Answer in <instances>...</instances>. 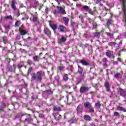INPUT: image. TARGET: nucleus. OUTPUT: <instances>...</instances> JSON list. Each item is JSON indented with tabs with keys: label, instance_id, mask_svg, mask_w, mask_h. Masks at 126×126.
I'll return each instance as SVG.
<instances>
[{
	"label": "nucleus",
	"instance_id": "052dcab7",
	"mask_svg": "<svg viewBox=\"0 0 126 126\" xmlns=\"http://www.w3.org/2000/svg\"><path fill=\"white\" fill-rule=\"evenodd\" d=\"M71 26H72L73 27H74L76 25V23L74 22H71Z\"/></svg>",
	"mask_w": 126,
	"mask_h": 126
},
{
	"label": "nucleus",
	"instance_id": "c85d7f7f",
	"mask_svg": "<svg viewBox=\"0 0 126 126\" xmlns=\"http://www.w3.org/2000/svg\"><path fill=\"white\" fill-rule=\"evenodd\" d=\"M84 120H85V121H87V122H90V121H92L91 117H90L89 115L84 116Z\"/></svg>",
	"mask_w": 126,
	"mask_h": 126
},
{
	"label": "nucleus",
	"instance_id": "a878e982",
	"mask_svg": "<svg viewBox=\"0 0 126 126\" xmlns=\"http://www.w3.org/2000/svg\"><path fill=\"white\" fill-rule=\"evenodd\" d=\"M53 116L57 121H60L61 120V115L60 114L57 113H54Z\"/></svg>",
	"mask_w": 126,
	"mask_h": 126
},
{
	"label": "nucleus",
	"instance_id": "9b49d317",
	"mask_svg": "<svg viewBox=\"0 0 126 126\" xmlns=\"http://www.w3.org/2000/svg\"><path fill=\"white\" fill-rule=\"evenodd\" d=\"M89 91V88L85 86H82L80 89V93L81 94H84V93H87Z\"/></svg>",
	"mask_w": 126,
	"mask_h": 126
},
{
	"label": "nucleus",
	"instance_id": "de8ad7c7",
	"mask_svg": "<svg viewBox=\"0 0 126 126\" xmlns=\"http://www.w3.org/2000/svg\"><path fill=\"white\" fill-rule=\"evenodd\" d=\"M89 109H90V110L88 113H94V112H95V111L94 110V108L92 106Z\"/></svg>",
	"mask_w": 126,
	"mask_h": 126
},
{
	"label": "nucleus",
	"instance_id": "5701e85b",
	"mask_svg": "<svg viewBox=\"0 0 126 126\" xmlns=\"http://www.w3.org/2000/svg\"><path fill=\"white\" fill-rule=\"evenodd\" d=\"M15 3H16L15 0H12L11 1V6L13 10H16V6H15Z\"/></svg>",
	"mask_w": 126,
	"mask_h": 126
},
{
	"label": "nucleus",
	"instance_id": "9d476101",
	"mask_svg": "<svg viewBox=\"0 0 126 126\" xmlns=\"http://www.w3.org/2000/svg\"><path fill=\"white\" fill-rule=\"evenodd\" d=\"M43 32L44 34H45V35H47L49 39H51L52 38V32L48 28H45L44 29Z\"/></svg>",
	"mask_w": 126,
	"mask_h": 126
},
{
	"label": "nucleus",
	"instance_id": "c756f323",
	"mask_svg": "<svg viewBox=\"0 0 126 126\" xmlns=\"http://www.w3.org/2000/svg\"><path fill=\"white\" fill-rule=\"evenodd\" d=\"M117 110L118 111H120V112H124V113H126V109L121 106H118L117 107Z\"/></svg>",
	"mask_w": 126,
	"mask_h": 126
},
{
	"label": "nucleus",
	"instance_id": "0e129e2a",
	"mask_svg": "<svg viewBox=\"0 0 126 126\" xmlns=\"http://www.w3.org/2000/svg\"><path fill=\"white\" fill-rule=\"evenodd\" d=\"M20 15V13H19V10L17 11V13L16 14V16L17 17H18Z\"/></svg>",
	"mask_w": 126,
	"mask_h": 126
},
{
	"label": "nucleus",
	"instance_id": "5fc2aeb1",
	"mask_svg": "<svg viewBox=\"0 0 126 126\" xmlns=\"http://www.w3.org/2000/svg\"><path fill=\"white\" fill-rule=\"evenodd\" d=\"M39 117L40 118V119H45V115H44L43 114H39Z\"/></svg>",
	"mask_w": 126,
	"mask_h": 126
},
{
	"label": "nucleus",
	"instance_id": "393cba45",
	"mask_svg": "<svg viewBox=\"0 0 126 126\" xmlns=\"http://www.w3.org/2000/svg\"><path fill=\"white\" fill-rule=\"evenodd\" d=\"M84 106H85L86 109H89L92 106V103L87 101L84 103Z\"/></svg>",
	"mask_w": 126,
	"mask_h": 126
},
{
	"label": "nucleus",
	"instance_id": "423d86ee",
	"mask_svg": "<svg viewBox=\"0 0 126 126\" xmlns=\"http://www.w3.org/2000/svg\"><path fill=\"white\" fill-rule=\"evenodd\" d=\"M26 116H27V117L23 121L24 124H30L33 123V119L31 117V115L27 114Z\"/></svg>",
	"mask_w": 126,
	"mask_h": 126
},
{
	"label": "nucleus",
	"instance_id": "f03ea898",
	"mask_svg": "<svg viewBox=\"0 0 126 126\" xmlns=\"http://www.w3.org/2000/svg\"><path fill=\"white\" fill-rule=\"evenodd\" d=\"M78 73L79 74L80 77L77 79V85H78L79 83H81L82 80H84V78H85V76L84 74L86 73V72L83 71V68L81 67L80 65H78Z\"/></svg>",
	"mask_w": 126,
	"mask_h": 126
},
{
	"label": "nucleus",
	"instance_id": "ddd939ff",
	"mask_svg": "<svg viewBox=\"0 0 126 126\" xmlns=\"http://www.w3.org/2000/svg\"><path fill=\"white\" fill-rule=\"evenodd\" d=\"M118 93H119L120 96L122 97H126V91L122 88L118 89Z\"/></svg>",
	"mask_w": 126,
	"mask_h": 126
},
{
	"label": "nucleus",
	"instance_id": "cd10ccee",
	"mask_svg": "<svg viewBox=\"0 0 126 126\" xmlns=\"http://www.w3.org/2000/svg\"><path fill=\"white\" fill-rule=\"evenodd\" d=\"M63 20L64 22V25L65 26H67L68 25V22L69 21V19L66 17H63Z\"/></svg>",
	"mask_w": 126,
	"mask_h": 126
},
{
	"label": "nucleus",
	"instance_id": "dca6fc26",
	"mask_svg": "<svg viewBox=\"0 0 126 126\" xmlns=\"http://www.w3.org/2000/svg\"><path fill=\"white\" fill-rule=\"evenodd\" d=\"M5 108H6V103H4V101H2L1 102V105H0V113L3 112Z\"/></svg>",
	"mask_w": 126,
	"mask_h": 126
},
{
	"label": "nucleus",
	"instance_id": "338daca9",
	"mask_svg": "<svg viewBox=\"0 0 126 126\" xmlns=\"http://www.w3.org/2000/svg\"><path fill=\"white\" fill-rule=\"evenodd\" d=\"M35 25H40V21L38 20H37L36 22H35Z\"/></svg>",
	"mask_w": 126,
	"mask_h": 126
},
{
	"label": "nucleus",
	"instance_id": "7c9ffc66",
	"mask_svg": "<svg viewBox=\"0 0 126 126\" xmlns=\"http://www.w3.org/2000/svg\"><path fill=\"white\" fill-rule=\"evenodd\" d=\"M2 40H3V42L4 44H6L8 43V38H7V37L6 36H4L2 37Z\"/></svg>",
	"mask_w": 126,
	"mask_h": 126
},
{
	"label": "nucleus",
	"instance_id": "09e8293b",
	"mask_svg": "<svg viewBox=\"0 0 126 126\" xmlns=\"http://www.w3.org/2000/svg\"><path fill=\"white\" fill-rule=\"evenodd\" d=\"M39 20L38 19V17L37 16H34L32 18V21L33 22H36V21H38Z\"/></svg>",
	"mask_w": 126,
	"mask_h": 126
},
{
	"label": "nucleus",
	"instance_id": "f257e3e1",
	"mask_svg": "<svg viewBox=\"0 0 126 126\" xmlns=\"http://www.w3.org/2000/svg\"><path fill=\"white\" fill-rule=\"evenodd\" d=\"M33 71V67H30L28 70L27 72V76H29V74H31L32 78H31V81H36L37 82H41L43 76L45 75V72L42 71H39L37 72L36 73L35 72H33L31 73Z\"/></svg>",
	"mask_w": 126,
	"mask_h": 126
},
{
	"label": "nucleus",
	"instance_id": "473e14b6",
	"mask_svg": "<svg viewBox=\"0 0 126 126\" xmlns=\"http://www.w3.org/2000/svg\"><path fill=\"white\" fill-rule=\"evenodd\" d=\"M113 24V20L109 19L107 21L106 23V25L107 26V28L110 29V26Z\"/></svg>",
	"mask_w": 126,
	"mask_h": 126
},
{
	"label": "nucleus",
	"instance_id": "6e6d98bb",
	"mask_svg": "<svg viewBox=\"0 0 126 126\" xmlns=\"http://www.w3.org/2000/svg\"><path fill=\"white\" fill-rule=\"evenodd\" d=\"M114 116L115 117H119V116H120V113L119 112H115L114 113Z\"/></svg>",
	"mask_w": 126,
	"mask_h": 126
},
{
	"label": "nucleus",
	"instance_id": "4be33fe9",
	"mask_svg": "<svg viewBox=\"0 0 126 126\" xmlns=\"http://www.w3.org/2000/svg\"><path fill=\"white\" fill-rule=\"evenodd\" d=\"M94 106L96 109L100 110V109H101V103L100 102V101L97 100L96 102L95 103Z\"/></svg>",
	"mask_w": 126,
	"mask_h": 126
},
{
	"label": "nucleus",
	"instance_id": "680f3d73",
	"mask_svg": "<svg viewBox=\"0 0 126 126\" xmlns=\"http://www.w3.org/2000/svg\"><path fill=\"white\" fill-rule=\"evenodd\" d=\"M54 0L58 3V5H60V4H61V2H62V0Z\"/></svg>",
	"mask_w": 126,
	"mask_h": 126
},
{
	"label": "nucleus",
	"instance_id": "72a5a7b5",
	"mask_svg": "<svg viewBox=\"0 0 126 126\" xmlns=\"http://www.w3.org/2000/svg\"><path fill=\"white\" fill-rule=\"evenodd\" d=\"M27 63L28 65H30V66H31L32 64H33V65H35V63L33 62V61L32 60L29 59L27 60Z\"/></svg>",
	"mask_w": 126,
	"mask_h": 126
},
{
	"label": "nucleus",
	"instance_id": "4468645a",
	"mask_svg": "<svg viewBox=\"0 0 126 126\" xmlns=\"http://www.w3.org/2000/svg\"><path fill=\"white\" fill-rule=\"evenodd\" d=\"M91 10V8L90 7L88 6V5H84L81 8V11H82V12H86L88 11H90Z\"/></svg>",
	"mask_w": 126,
	"mask_h": 126
},
{
	"label": "nucleus",
	"instance_id": "4c0bfd02",
	"mask_svg": "<svg viewBox=\"0 0 126 126\" xmlns=\"http://www.w3.org/2000/svg\"><path fill=\"white\" fill-rule=\"evenodd\" d=\"M4 19L6 20H12V19H13V18L12 17V16H11V15H9L4 17Z\"/></svg>",
	"mask_w": 126,
	"mask_h": 126
},
{
	"label": "nucleus",
	"instance_id": "412c9836",
	"mask_svg": "<svg viewBox=\"0 0 126 126\" xmlns=\"http://www.w3.org/2000/svg\"><path fill=\"white\" fill-rule=\"evenodd\" d=\"M53 91L51 90H47L43 92V94L45 95H53Z\"/></svg>",
	"mask_w": 126,
	"mask_h": 126
},
{
	"label": "nucleus",
	"instance_id": "bf43d9fd",
	"mask_svg": "<svg viewBox=\"0 0 126 126\" xmlns=\"http://www.w3.org/2000/svg\"><path fill=\"white\" fill-rule=\"evenodd\" d=\"M88 12L90 14H91V15H94V13L93 12V11H92V9L91 8V10L89 11Z\"/></svg>",
	"mask_w": 126,
	"mask_h": 126
},
{
	"label": "nucleus",
	"instance_id": "13d9d810",
	"mask_svg": "<svg viewBox=\"0 0 126 126\" xmlns=\"http://www.w3.org/2000/svg\"><path fill=\"white\" fill-rule=\"evenodd\" d=\"M4 27L6 30H9V28H10V26H9V25L4 26Z\"/></svg>",
	"mask_w": 126,
	"mask_h": 126
},
{
	"label": "nucleus",
	"instance_id": "69168bd1",
	"mask_svg": "<svg viewBox=\"0 0 126 126\" xmlns=\"http://www.w3.org/2000/svg\"><path fill=\"white\" fill-rule=\"evenodd\" d=\"M120 46L118 45L117 48H116L115 51L117 52L118 50H120V49H121V48L120 47Z\"/></svg>",
	"mask_w": 126,
	"mask_h": 126
},
{
	"label": "nucleus",
	"instance_id": "f3484780",
	"mask_svg": "<svg viewBox=\"0 0 126 126\" xmlns=\"http://www.w3.org/2000/svg\"><path fill=\"white\" fill-rule=\"evenodd\" d=\"M104 86L107 92H111V87L110 86V83L106 81L104 83Z\"/></svg>",
	"mask_w": 126,
	"mask_h": 126
},
{
	"label": "nucleus",
	"instance_id": "4d7b16f0",
	"mask_svg": "<svg viewBox=\"0 0 126 126\" xmlns=\"http://www.w3.org/2000/svg\"><path fill=\"white\" fill-rule=\"evenodd\" d=\"M76 7L77 8H79V7H82V4L81 3L76 4Z\"/></svg>",
	"mask_w": 126,
	"mask_h": 126
},
{
	"label": "nucleus",
	"instance_id": "6ab92c4d",
	"mask_svg": "<svg viewBox=\"0 0 126 126\" xmlns=\"http://www.w3.org/2000/svg\"><path fill=\"white\" fill-rule=\"evenodd\" d=\"M67 70L69 72V75H71V73L73 72V66L72 65H68L66 68Z\"/></svg>",
	"mask_w": 126,
	"mask_h": 126
},
{
	"label": "nucleus",
	"instance_id": "bb28decb",
	"mask_svg": "<svg viewBox=\"0 0 126 126\" xmlns=\"http://www.w3.org/2000/svg\"><path fill=\"white\" fill-rule=\"evenodd\" d=\"M114 77L116 79H122V76L120 73H117L114 74Z\"/></svg>",
	"mask_w": 126,
	"mask_h": 126
},
{
	"label": "nucleus",
	"instance_id": "c9c22d12",
	"mask_svg": "<svg viewBox=\"0 0 126 126\" xmlns=\"http://www.w3.org/2000/svg\"><path fill=\"white\" fill-rule=\"evenodd\" d=\"M65 27H63V25H61L59 27V31H60V32H64V29H65Z\"/></svg>",
	"mask_w": 126,
	"mask_h": 126
},
{
	"label": "nucleus",
	"instance_id": "f704fd0d",
	"mask_svg": "<svg viewBox=\"0 0 126 126\" xmlns=\"http://www.w3.org/2000/svg\"><path fill=\"white\" fill-rule=\"evenodd\" d=\"M105 55L107 57H108V58H112V55H113V52L111 51H108L106 52Z\"/></svg>",
	"mask_w": 126,
	"mask_h": 126
},
{
	"label": "nucleus",
	"instance_id": "ea45409f",
	"mask_svg": "<svg viewBox=\"0 0 126 126\" xmlns=\"http://www.w3.org/2000/svg\"><path fill=\"white\" fill-rule=\"evenodd\" d=\"M21 24V22H20V21H16L15 23V25L16 27H19Z\"/></svg>",
	"mask_w": 126,
	"mask_h": 126
},
{
	"label": "nucleus",
	"instance_id": "e2e57ef3",
	"mask_svg": "<svg viewBox=\"0 0 126 126\" xmlns=\"http://www.w3.org/2000/svg\"><path fill=\"white\" fill-rule=\"evenodd\" d=\"M22 66H23V65L22 64H21V63H20L18 65V68L19 69H20V68H21V67H22Z\"/></svg>",
	"mask_w": 126,
	"mask_h": 126
},
{
	"label": "nucleus",
	"instance_id": "1a4fd4ad",
	"mask_svg": "<svg viewBox=\"0 0 126 126\" xmlns=\"http://www.w3.org/2000/svg\"><path fill=\"white\" fill-rule=\"evenodd\" d=\"M38 5H39V3L37 0H31L30 6V8L33 7L35 9H37V6H38Z\"/></svg>",
	"mask_w": 126,
	"mask_h": 126
},
{
	"label": "nucleus",
	"instance_id": "20e7f679",
	"mask_svg": "<svg viewBox=\"0 0 126 126\" xmlns=\"http://www.w3.org/2000/svg\"><path fill=\"white\" fill-rule=\"evenodd\" d=\"M6 61L8 63L6 67V70L9 72H15L16 68V65L13 64V65H9V63L11 62L10 59L7 58Z\"/></svg>",
	"mask_w": 126,
	"mask_h": 126
},
{
	"label": "nucleus",
	"instance_id": "aec40b11",
	"mask_svg": "<svg viewBox=\"0 0 126 126\" xmlns=\"http://www.w3.org/2000/svg\"><path fill=\"white\" fill-rule=\"evenodd\" d=\"M65 69V66H63L62 64H60V66H59L57 67V71H64Z\"/></svg>",
	"mask_w": 126,
	"mask_h": 126
},
{
	"label": "nucleus",
	"instance_id": "603ef678",
	"mask_svg": "<svg viewBox=\"0 0 126 126\" xmlns=\"http://www.w3.org/2000/svg\"><path fill=\"white\" fill-rule=\"evenodd\" d=\"M55 80L56 81H57L58 82H59V81H60V76L59 75H56L55 77Z\"/></svg>",
	"mask_w": 126,
	"mask_h": 126
},
{
	"label": "nucleus",
	"instance_id": "49530a36",
	"mask_svg": "<svg viewBox=\"0 0 126 126\" xmlns=\"http://www.w3.org/2000/svg\"><path fill=\"white\" fill-rule=\"evenodd\" d=\"M21 39V36L20 34H17L15 38L16 41H19V40Z\"/></svg>",
	"mask_w": 126,
	"mask_h": 126
},
{
	"label": "nucleus",
	"instance_id": "2f4dec72",
	"mask_svg": "<svg viewBox=\"0 0 126 126\" xmlns=\"http://www.w3.org/2000/svg\"><path fill=\"white\" fill-rule=\"evenodd\" d=\"M66 41V38L64 37V36H62L60 40H59V43L60 44H62V43H64V42Z\"/></svg>",
	"mask_w": 126,
	"mask_h": 126
},
{
	"label": "nucleus",
	"instance_id": "79ce46f5",
	"mask_svg": "<svg viewBox=\"0 0 126 126\" xmlns=\"http://www.w3.org/2000/svg\"><path fill=\"white\" fill-rule=\"evenodd\" d=\"M82 28H86L87 27V23L82 22L81 24Z\"/></svg>",
	"mask_w": 126,
	"mask_h": 126
},
{
	"label": "nucleus",
	"instance_id": "2eb2a0df",
	"mask_svg": "<svg viewBox=\"0 0 126 126\" xmlns=\"http://www.w3.org/2000/svg\"><path fill=\"white\" fill-rule=\"evenodd\" d=\"M27 113L23 114L22 112L19 113L17 114V115L15 116L14 120H16L17 119H19V121H21V118L23 117V116H26Z\"/></svg>",
	"mask_w": 126,
	"mask_h": 126
},
{
	"label": "nucleus",
	"instance_id": "39448f33",
	"mask_svg": "<svg viewBox=\"0 0 126 126\" xmlns=\"http://www.w3.org/2000/svg\"><path fill=\"white\" fill-rule=\"evenodd\" d=\"M87 21L89 23V28H92L93 30L96 29L98 27V24L95 21H94L91 18H88Z\"/></svg>",
	"mask_w": 126,
	"mask_h": 126
},
{
	"label": "nucleus",
	"instance_id": "e433bc0d",
	"mask_svg": "<svg viewBox=\"0 0 126 126\" xmlns=\"http://www.w3.org/2000/svg\"><path fill=\"white\" fill-rule=\"evenodd\" d=\"M50 26L52 28L54 31H55L57 28H58V27H57V25H52L51 24H50Z\"/></svg>",
	"mask_w": 126,
	"mask_h": 126
},
{
	"label": "nucleus",
	"instance_id": "8fccbe9b",
	"mask_svg": "<svg viewBox=\"0 0 126 126\" xmlns=\"http://www.w3.org/2000/svg\"><path fill=\"white\" fill-rule=\"evenodd\" d=\"M24 87V85L22 84L20 85H19L18 86V88L19 89L20 91H21L22 90V89Z\"/></svg>",
	"mask_w": 126,
	"mask_h": 126
},
{
	"label": "nucleus",
	"instance_id": "a18cd8bd",
	"mask_svg": "<svg viewBox=\"0 0 126 126\" xmlns=\"http://www.w3.org/2000/svg\"><path fill=\"white\" fill-rule=\"evenodd\" d=\"M116 44L117 43L114 42H111L108 43V45L110 46V47H113V46L115 47V46H116Z\"/></svg>",
	"mask_w": 126,
	"mask_h": 126
},
{
	"label": "nucleus",
	"instance_id": "774afa93",
	"mask_svg": "<svg viewBox=\"0 0 126 126\" xmlns=\"http://www.w3.org/2000/svg\"><path fill=\"white\" fill-rule=\"evenodd\" d=\"M111 92V94L109 95V96L110 97V98H112V97H113V96H114V94H113V93L112 92Z\"/></svg>",
	"mask_w": 126,
	"mask_h": 126
},
{
	"label": "nucleus",
	"instance_id": "0eeeda50",
	"mask_svg": "<svg viewBox=\"0 0 126 126\" xmlns=\"http://www.w3.org/2000/svg\"><path fill=\"white\" fill-rule=\"evenodd\" d=\"M19 32L20 35H22V36H24L28 33V31L26 29H25V27L24 26V25H22L20 28H19Z\"/></svg>",
	"mask_w": 126,
	"mask_h": 126
},
{
	"label": "nucleus",
	"instance_id": "37998d69",
	"mask_svg": "<svg viewBox=\"0 0 126 126\" xmlns=\"http://www.w3.org/2000/svg\"><path fill=\"white\" fill-rule=\"evenodd\" d=\"M54 110L55 111H56V112H60V111H62L61 107H58L57 106H55L54 107Z\"/></svg>",
	"mask_w": 126,
	"mask_h": 126
},
{
	"label": "nucleus",
	"instance_id": "3c124183",
	"mask_svg": "<svg viewBox=\"0 0 126 126\" xmlns=\"http://www.w3.org/2000/svg\"><path fill=\"white\" fill-rule=\"evenodd\" d=\"M106 34L108 37H110L111 38H113V36H114V34L111 32H106Z\"/></svg>",
	"mask_w": 126,
	"mask_h": 126
},
{
	"label": "nucleus",
	"instance_id": "864d4df0",
	"mask_svg": "<svg viewBox=\"0 0 126 126\" xmlns=\"http://www.w3.org/2000/svg\"><path fill=\"white\" fill-rule=\"evenodd\" d=\"M102 61L104 63V65H106V64H107V63L108 62V59H107V58H104Z\"/></svg>",
	"mask_w": 126,
	"mask_h": 126
},
{
	"label": "nucleus",
	"instance_id": "7ed1b4c3",
	"mask_svg": "<svg viewBox=\"0 0 126 126\" xmlns=\"http://www.w3.org/2000/svg\"><path fill=\"white\" fill-rule=\"evenodd\" d=\"M56 7L57 9H55L54 12V14L56 17L60 16V15H63L64 14H66L65 7H63L60 6H57Z\"/></svg>",
	"mask_w": 126,
	"mask_h": 126
},
{
	"label": "nucleus",
	"instance_id": "a211bd4d",
	"mask_svg": "<svg viewBox=\"0 0 126 126\" xmlns=\"http://www.w3.org/2000/svg\"><path fill=\"white\" fill-rule=\"evenodd\" d=\"M63 81L64 82H67L69 78L68 77V75L66 73H63L62 74Z\"/></svg>",
	"mask_w": 126,
	"mask_h": 126
},
{
	"label": "nucleus",
	"instance_id": "58836bf2",
	"mask_svg": "<svg viewBox=\"0 0 126 126\" xmlns=\"http://www.w3.org/2000/svg\"><path fill=\"white\" fill-rule=\"evenodd\" d=\"M94 37H96V38L100 37V32H94L93 34Z\"/></svg>",
	"mask_w": 126,
	"mask_h": 126
},
{
	"label": "nucleus",
	"instance_id": "a19ab883",
	"mask_svg": "<svg viewBox=\"0 0 126 126\" xmlns=\"http://www.w3.org/2000/svg\"><path fill=\"white\" fill-rule=\"evenodd\" d=\"M22 98L23 99H25L26 100H27L28 99V94H24L22 95Z\"/></svg>",
	"mask_w": 126,
	"mask_h": 126
},
{
	"label": "nucleus",
	"instance_id": "f8f14e48",
	"mask_svg": "<svg viewBox=\"0 0 126 126\" xmlns=\"http://www.w3.org/2000/svg\"><path fill=\"white\" fill-rule=\"evenodd\" d=\"M80 63L82 65L85 66H90V63L88 62V61H87V60L85 59H83L80 60Z\"/></svg>",
	"mask_w": 126,
	"mask_h": 126
},
{
	"label": "nucleus",
	"instance_id": "b1692460",
	"mask_svg": "<svg viewBox=\"0 0 126 126\" xmlns=\"http://www.w3.org/2000/svg\"><path fill=\"white\" fill-rule=\"evenodd\" d=\"M32 59L33 60V62H34L35 63H39V62H40V60H41V58L40 57V56H33Z\"/></svg>",
	"mask_w": 126,
	"mask_h": 126
},
{
	"label": "nucleus",
	"instance_id": "6e6552de",
	"mask_svg": "<svg viewBox=\"0 0 126 126\" xmlns=\"http://www.w3.org/2000/svg\"><path fill=\"white\" fill-rule=\"evenodd\" d=\"M83 113V105L79 104L76 109V114L77 116H79Z\"/></svg>",
	"mask_w": 126,
	"mask_h": 126
},
{
	"label": "nucleus",
	"instance_id": "c03bdc74",
	"mask_svg": "<svg viewBox=\"0 0 126 126\" xmlns=\"http://www.w3.org/2000/svg\"><path fill=\"white\" fill-rule=\"evenodd\" d=\"M88 50L89 52H91V53H92V52H93V48L92 47V45H89L88 47Z\"/></svg>",
	"mask_w": 126,
	"mask_h": 126
}]
</instances>
